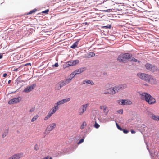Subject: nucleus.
<instances>
[{
	"label": "nucleus",
	"mask_w": 159,
	"mask_h": 159,
	"mask_svg": "<svg viewBox=\"0 0 159 159\" xmlns=\"http://www.w3.org/2000/svg\"><path fill=\"white\" fill-rule=\"evenodd\" d=\"M70 100V98H68L66 99H64L62 100H61L58 102H57V103H55V105L57 106L58 108H59V106L63 104H64V103H65L66 102H67L69 101Z\"/></svg>",
	"instance_id": "obj_7"
},
{
	"label": "nucleus",
	"mask_w": 159,
	"mask_h": 159,
	"mask_svg": "<svg viewBox=\"0 0 159 159\" xmlns=\"http://www.w3.org/2000/svg\"><path fill=\"white\" fill-rule=\"evenodd\" d=\"M71 80L70 79H66L64 80H62L64 83V84L65 85L67 84L68 83H69Z\"/></svg>",
	"instance_id": "obj_22"
},
{
	"label": "nucleus",
	"mask_w": 159,
	"mask_h": 159,
	"mask_svg": "<svg viewBox=\"0 0 159 159\" xmlns=\"http://www.w3.org/2000/svg\"><path fill=\"white\" fill-rule=\"evenodd\" d=\"M130 59H131L130 61H132L136 62L137 61H138L139 62L140 61H138L137 59H136L135 58H134L133 57H132V58L131 57Z\"/></svg>",
	"instance_id": "obj_29"
},
{
	"label": "nucleus",
	"mask_w": 159,
	"mask_h": 159,
	"mask_svg": "<svg viewBox=\"0 0 159 159\" xmlns=\"http://www.w3.org/2000/svg\"><path fill=\"white\" fill-rule=\"evenodd\" d=\"M104 27L106 28H110L111 27V26L110 25H109L108 26H104Z\"/></svg>",
	"instance_id": "obj_41"
},
{
	"label": "nucleus",
	"mask_w": 159,
	"mask_h": 159,
	"mask_svg": "<svg viewBox=\"0 0 159 159\" xmlns=\"http://www.w3.org/2000/svg\"><path fill=\"white\" fill-rule=\"evenodd\" d=\"M148 82L152 84H155L157 82V80L155 78H153L151 75L150 76V78L149 79Z\"/></svg>",
	"instance_id": "obj_15"
},
{
	"label": "nucleus",
	"mask_w": 159,
	"mask_h": 159,
	"mask_svg": "<svg viewBox=\"0 0 159 159\" xmlns=\"http://www.w3.org/2000/svg\"><path fill=\"white\" fill-rule=\"evenodd\" d=\"M8 159H10V158H9Z\"/></svg>",
	"instance_id": "obj_55"
},
{
	"label": "nucleus",
	"mask_w": 159,
	"mask_h": 159,
	"mask_svg": "<svg viewBox=\"0 0 159 159\" xmlns=\"http://www.w3.org/2000/svg\"><path fill=\"white\" fill-rule=\"evenodd\" d=\"M108 89L109 91L110 94H116V92L114 87Z\"/></svg>",
	"instance_id": "obj_19"
},
{
	"label": "nucleus",
	"mask_w": 159,
	"mask_h": 159,
	"mask_svg": "<svg viewBox=\"0 0 159 159\" xmlns=\"http://www.w3.org/2000/svg\"><path fill=\"white\" fill-rule=\"evenodd\" d=\"M152 66V64H150L147 63L145 65V66L146 68V69L147 70H150L151 68V66Z\"/></svg>",
	"instance_id": "obj_20"
},
{
	"label": "nucleus",
	"mask_w": 159,
	"mask_h": 159,
	"mask_svg": "<svg viewBox=\"0 0 159 159\" xmlns=\"http://www.w3.org/2000/svg\"><path fill=\"white\" fill-rule=\"evenodd\" d=\"M94 126L95 128L98 129L100 125L98 124L96 122Z\"/></svg>",
	"instance_id": "obj_35"
},
{
	"label": "nucleus",
	"mask_w": 159,
	"mask_h": 159,
	"mask_svg": "<svg viewBox=\"0 0 159 159\" xmlns=\"http://www.w3.org/2000/svg\"><path fill=\"white\" fill-rule=\"evenodd\" d=\"M78 44V41L75 42L74 44L71 46L70 47L71 48L74 49L76 48Z\"/></svg>",
	"instance_id": "obj_21"
},
{
	"label": "nucleus",
	"mask_w": 159,
	"mask_h": 159,
	"mask_svg": "<svg viewBox=\"0 0 159 159\" xmlns=\"http://www.w3.org/2000/svg\"><path fill=\"white\" fill-rule=\"evenodd\" d=\"M87 106L88 104L82 105L79 111V115H82L86 111Z\"/></svg>",
	"instance_id": "obj_10"
},
{
	"label": "nucleus",
	"mask_w": 159,
	"mask_h": 159,
	"mask_svg": "<svg viewBox=\"0 0 159 159\" xmlns=\"http://www.w3.org/2000/svg\"><path fill=\"white\" fill-rule=\"evenodd\" d=\"M49 11V9H46L44 11H43L42 12V13H45V14H48Z\"/></svg>",
	"instance_id": "obj_34"
},
{
	"label": "nucleus",
	"mask_w": 159,
	"mask_h": 159,
	"mask_svg": "<svg viewBox=\"0 0 159 159\" xmlns=\"http://www.w3.org/2000/svg\"><path fill=\"white\" fill-rule=\"evenodd\" d=\"M59 108L54 105V107L51 109L48 115L44 117V120H47L53 114L55 113L56 111Z\"/></svg>",
	"instance_id": "obj_3"
},
{
	"label": "nucleus",
	"mask_w": 159,
	"mask_h": 159,
	"mask_svg": "<svg viewBox=\"0 0 159 159\" xmlns=\"http://www.w3.org/2000/svg\"><path fill=\"white\" fill-rule=\"evenodd\" d=\"M9 88H7V90H6V91H7V93L8 92H9Z\"/></svg>",
	"instance_id": "obj_48"
},
{
	"label": "nucleus",
	"mask_w": 159,
	"mask_h": 159,
	"mask_svg": "<svg viewBox=\"0 0 159 159\" xmlns=\"http://www.w3.org/2000/svg\"><path fill=\"white\" fill-rule=\"evenodd\" d=\"M95 55V54L93 52H90L89 54V57L94 56Z\"/></svg>",
	"instance_id": "obj_33"
},
{
	"label": "nucleus",
	"mask_w": 159,
	"mask_h": 159,
	"mask_svg": "<svg viewBox=\"0 0 159 159\" xmlns=\"http://www.w3.org/2000/svg\"><path fill=\"white\" fill-rule=\"evenodd\" d=\"M150 71L153 72H156L157 71H159V69H158L157 66L152 65L151 68L150 69Z\"/></svg>",
	"instance_id": "obj_17"
},
{
	"label": "nucleus",
	"mask_w": 159,
	"mask_h": 159,
	"mask_svg": "<svg viewBox=\"0 0 159 159\" xmlns=\"http://www.w3.org/2000/svg\"><path fill=\"white\" fill-rule=\"evenodd\" d=\"M86 70V68L85 67H82L80 69L76 70L75 71L76 74H79L83 72Z\"/></svg>",
	"instance_id": "obj_16"
},
{
	"label": "nucleus",
	"mask_w": 159,
	"mask_h": 159,
	"mask_svg": "<svg viewBox=\"0 0 159 159\" xmlns=\"http://www.w3.org/2000/svg\"><path fill=\"white\" fill-rule=\"evenodd\" d=\"M35 109V107H32L29 110V112L30 113H32L34 111Z\"/></svg>",
	"instance_id": "obj_37"
},
{
	"label": "nucleus",
	"mask_w": 159,
	"mask_h": 159,
	"mask_svg": "<svg viewBox=\"0 0 159 159\" xmlns=\"http://www.w3.org/2000/svg\"><path fill=\"white\" fill-rule=\"evenodd\" d=\"M3 56L1 54H0V59L2 58Z\"/></svg>",
	"instance_id": "obj_47"
},
{
	"label": "nucleus",
	"mask_w": 159,
	"mask_h": 159,
	"mask_svg": "<svg viewBox=\"0 0 159 159\" xmlns=\"http://www.w3.org/2000/svg\"><path fill=\"white\" fill-rule=\"evenodd\" d=\"M122 131H123L124 133L125 134H126L129 132V131L128 130L125 129H122Z\"/></svg>",
	"instance_id": "obj_40"
},
{
	"label": "nucleus",
	"mask_w": 159,
	"mask_h": 159,
	"mask_svg": "<svg viewBox=\"0 0 159 159\" xmlns=\"http://www.w3.org/2000/svg\"><path fill=\"white\" fill-rule=\"evenodd\" d=\"M117 102L120 105H131L132 102L129 100H119L117 101Z\"/></svg>",
	"instance_id": "obj_5"
},
{
	"label": "nucleus",
	"mask_w": 159,
	"mask_h": 159,
	"mask_svg": "<svg viewBox=\"0 0 159 159\" xmlns=\"http://www.w3.org/2000/svg\"><path fill=\"white\" fill-rule=\"evenodd\" d=\"M39 149L38 146L37 144H35L34 146V149L36 151H38Z\"/></svg>",
	"instance_id": "obj_32"
},
{
	"label": "nucleus",
	"mask_w": 159,
	"mask_h": 159,
	"mask_svg": "<svg viewBox=\"0 0 159 159\" xmlns=\"http://www.w3.org/2000/svg\"><path fill=\"white\" fill-rule=\"evenodd\" d=\"M76 75V73H75V71L73 72L70 75V79L71 80Z\"/></svg>",
	"instance_id": "obj_26"
},
{
	"label": "nucleus",
	"mask_w": 159,
	"mask_h": 159,
	"mask_svg": "<svg viewBox=\"0 0 159 159\" xmlns=\"http://www.w3.org/2000/svg\"><path fill=\"white\" fill-rule=\"evenodd\" d=\"M100 109L102 110L103 113L105 115H107L109 111L106 105H104L100 106Z\"/></svg>",
	"instance_id": "obj_8"
},
{
	"label": "nucleus",
	"mask_w": 159,
	"mask_h": 159,
	"mask_svg": "<svg viewBox=\"0 0 159 159\" xmlns=\"http://www.w3.org/2000/svg\"><path fill=\"white\" fill-rule=\"evenodd\" d=\"M61 88V86L59 85L58 83L56 85L55 89L56 90H59Z\"/></svg>",
	"instance_id": "obj_28"
},
{
	"label": "nucleus",
	"mask_w": 159,
	"mask_h": 159,
	"mask_svg": "<svg viewBox=\"0 0 159 159\" xmlns=\"http://www.w3.org/2000/svg\"><path fill=\"white\" fill-rule=\"evenodd\" d=\"M8 84H10V80H9L8 81Z\"/></svg>",
	"instance_id": "obj_52"
},
{
	"label": "nucleus",
	"mask_w": 159,
	"mask_h": 159,
	"mask_svg": "<svg viewBox=\"0 0 159 159\" xmlns=\"http://www.w3.org/2000/svg\"><path fill=\"white\" fill-rule=\"evenodd\" d=\"M84 137H83V138L82 139H81L79 141V142L77 143V144H80L81 143H82L83 142H84Z\"/></svg>",
	"instance_id": "obj_31"
},
{
	"label": "nucleus",
	"mask_w": 159,
	"mask_h": 159,
	"mask_svg": "<svg viewBox=\"0 0 159 159\" xmlns=\"http://www.w3.org/2000/svg\"><path fill=\"white\" fill-rule=\"evenodd\" d=\"M152 118L154 120H158V119H159V116H156L154 115H152Z\"/></svg>",
	"instance_id": "obj_23"
},
{
	"label": "nucleus",
	"mask_w": 159,
	"mask_h": 159,
	"mask_svg": "<svg viewBox=\"0 0 159 159\" xmlns=\"http://www.w3.org/2000/svg\"><path fill=\"white\" fill-rule=\"evenodd\" d=\"M21 98L20 97L13 98L11 100V103L14 104L18 103L21 100Z\"/></svg>",
	"instance_id": "obj_14"
},
{
	"label": "nucleus",
	"mask_w": 159,
	"mask_h": 159,
	"mask_svg": "<svg viewBox=\"0 0 159 159\" xmlns=\"http://www.w3.org/2000/svg\"><path fill=\"white\" fill-rule=\"evenodd\" d=\"M109 10V11H112V9H109L108 10Z\"/></svg>",
	"instance_id": "obj_49"
},
{
	"label": "nucleus",
	"mask_w": 159,
	"mask_h": 159,
	"mask_svg": "<svg viewBox=\"0 0 159 159\" xmlns=\"http://www.w3.org/2000/svg\"><path fill=\"white\" fill-rule=\"evenodd\" d=\"M117 112L120 114H122L123 113V110L122 109L119 110L117 111Z\"/></svg>",
	"instance_id": "obj_39"
},
{
	"label": "nucleus",
	"mask_w": 159,
	"mask_h": 159,
	"mask_svg": "<svg viewBox=\"0 0 159 159\" xmlns=\"http://www.w3.org/2000/svg\"><path fill=\"white\" fill-rule=\"evenodd\" d=\"M132 57L131 54L126 53L119 55L117 58V60L120 62L125 63L127 62Z\"/></svg>",
	"instance_id": "obj_2"
},
{
	"label": "nucleus",
	"mask_w": 159,
	"mask_h": 159,
	"mask_svg": "<svg viewBox=\"0 0 159 159\" xmlns=\"http://www.w3.org/2000/svg\"><path fill=\"white\" fill-rule=\"evenodd\" d=\"M137 76L140 79L148 82L149 79H150L151 76L149 75L141 73H138Z\"/></svg>",
	"instance_id": "obj_4"
},
{
	"label": "nucleus",
	"mask_w": 159,
	"mask_h": 159,
	"mask_svg": "<svg viewBox=\"0 0 159 159\" xmlns=\"http://www.w3.org/2000/svg\"><path fill=\"white\" fill-rule=\"evenodd\" d=\"M10 101H8V103L10 104Z\"/></svg>",
	"instance_id": "obj_51"
},
{
	"label": "nucleus",
	"mask_w": 159,
	"mask_h": 159,
	"mask_svg": "<svg viewBox=\"0 0 159 159\" xmlns=\"http://www.w3.org/2000/svg\"><path fill=\"white\" fill-rule=\"evenodd\" d=\"M58 83L59 84L60 86H61V88L65 85L64 84L62 80L59 82Z\"/></svg>",
	"instance_id": "obj_30"
},
{
	"label": "nucleus",
	"mask_w": 159,
	"mask_h": 159,
	"mask_svg": "<svg viewBox=\"0 0 159 159\" xmlns=\"http://www.w3.org/2000/svg\"><path fill=\"white\" fill-rule=\"evenodd\" d=\"M116 126H117V128L119 130H122V129L120 126L118 125V124L117 123H116Z\"/></svg>",
	"instance_id": "obj_36"
},
{
	"label": "nucleus",
	"mask_w": 159,
	"mask_h": 159,
	"mask_svg": "<svg viewBox=\"0 0 159 159\" xmlns=\"http://www.w3.org/2000/svg\"><path fill=\"white\" fill-rule=\"evenodd\" d=\"M23 154L21 153H17L14 154L11 157V159H19L23 157Z\"/></svg>",
	"instance_id": "obj_13"
},
{
	"label": "nucleus",
	"mask_w": 159,
	"mask_h": 159,
	"mask_svg": "<svg viewBox=\"0 0 159 159\" xmlns=\"http://www.w3.org/2000/svg\"><path fill=\"white\" fill-rule=\"evenodd\" d=\"M27 65H30L31 66V64L30 63H27L26 64H25V66H27Z\"/></svg>",
	"instance_id": "obj_44"
},
{
	"label": "nucleus",
	"mask_w": 159,
	"mask_h": 159,
	"mask_svg": "<svg viewBox=\"0 0 159 159\" xmlns=\"http://www.w3.org/2000/svg\"><path fill=\"white\" fill-rule=\"evenodd\" d=\"M85 83L90 84L92 85L94 84V83L92 81L88 79H86L83 81V84H84Z\"/></svg>",
	"instance_id": "obj_18"
},
{
	"label": "nucleus",
	"mask_w": 159,
	"mask_h": 159,
	"mask_svg": "<svg viewBox=\"0 0 159 159\" xmlns=\"http://www.w3.org/2000/svg\"><path fill=\"white\" fill-rule=\"evenodd\" d=\"M141 98L145 100L149 104H153L156 102L155 99L149 94L145 92H140Z\"/></svg>",
	"instance_id": "obj_1"
},
{
	"label": "nucleus",
	"mask_w": 159,
	"mask_h": 159,
	"mask_svg": "<svg viewBox=\"0 0 159 159\" xmlns=\"http://www.w3.org/2000/svg\"><path fill=\"white\" fill-rule=\"evenodd\" d=\"M59 66V65L58 63H56L55 64L53 65V66H55L56 67H58Z\"/></svg>",
	"instance_id": "obj_42"
},
{
	"label": "nucleus",
	"mask_w": 159,
	"mask_h": 159,
	"mask_svg": "<svg viewBox=\"0 0 159 159\" xmlns=\"http://www.w3.org/2000/svg\"><path fill=\"white\" fill-rule=\"evenodd\" d=\"M37 11V9H34L33 10L30 11L27 14V15H29L30 14H32L33 13Z\"/></svg>",
	"instance_id": "obj_27"
},
{
	"label": "nucleus",
	"mask_w": 159,
	"mask_h": 159,
	"mask_svg": "<svg viewBox=\"0 0 159 159\" xmlns=\"http://www.w3.org/2000/svg\"><path fill=\"white\" fill-rule=\"evenodd\" d=\"M127 87V85L126 84H123L121 85H119L114 87L116 93L118 92L121 90L123 89L126 88Z\"/></svg>",
	"instance_id": "obj_6"
},
{
	"label": "nucleus",
	"mask_w": 159,
	"mask_h": 159,
	"mask_svg": "<svg viewBox=\"0 0 159 159\" xmlns=\"http://www.w3.org/2000/svg\"><path fill=\"white\" fill-rule=\"evenodd\" d=\"M7 76V74L6 73H4L3 75V77H6Z\"/></svg>",
	"instance_id": "obj_45"
},
{
	"label": "nucleus",
	"mask_w": 159,
	"mask_h": 159,
	"mask_svg": "<svg viewBox=\"0 0 159 159\" xmlns=\"http://www.w3.org/2000/svg\"><path fill=\"white\" fill-rule=\"evenodd\" d=\"M87 123L85 121H84L82 125H81L80 126V129H82L84 128L86 126Z\"/></svg>",
	"instance_id": "obj_24"
},
{
	"label": "nucleus",
	"mask_w": 159,
	"mask_h": 159,
	"mask_svg": "<svg viewBox=\"0 0 159 159\" xmlns=\"http://www.w3.org/2000/svg\"><path fill=\"white\" fill-rule=\"evenodd\" d=\"M104 93L105 94H110L109 91L108 89H107L106 90L104 91Z\"/></svg>",
	"instance_id": "obj_38"
},
{
	"label": "nucleus",
	"mask_w": 159,
	"mask_h": 159,
	"mask_svg": "<svg viewBox=\"0 0 159 159\" xmlns=\"http://www.w3.org/2000/svg\"><path fill=\"white\" fill-rule=\"evenodd\" d=\"M49 156H47V157H44V158H43L42 159H49Z\"/></svg>",
	"instance_id": "obj_43"
},
{
	"label": "nucleus",
	"mask_w": 159,
	"mask_h": 159,
	"mask_svg": "<svg viewBox=\"0 0 159 159\" xmlns=\"http://www.w3.org/2000/svg\"><path fill=\"white\" fill-rule=\"evenodd\" d=\"M131 132L132 134H134L135 133V131L133 130H131Z\"/></svg>",
	"instance_id": "obj_46"
},
{
	"label": "nucleus",
	"mask_w": 159,
	"mask_h": 159,
	"mask_svg": "<svg viewBox=\"0 0 159 159\" xmlns=\"http://www.w3.org/2000/svg\"><path fill=\"white\" fill-rule=\"evenodd\" d=\"M5 136H6V135H5L4 136V134H3L2 135V137H5Z\"/></svg>",
	"instance_id": "obj_53"
},
{
	"label": "nucleus",
	"mask_w": 159,
	"mask_h": 159,
	"mask_svg": "<svg viewBox=\"0 0 159 159\" xmlns=\"http://www.w3.org/2000/svg\"><path fill=\"white\" fill-rule=\"evenodd\" d=\"M39 116L37 115L34 116L32 119L31 121L32 122H33L35 121L38 118Z\"/></svg>",
	"instance_id": "obj_25"
},
{
	"label": "nucleus",
	"mask_w": 159,
	"mask_h": 159,
	"mask_svg": "<svg viewBox=\"0 0 159 159\" xmlns=\"http://www.w3.org/2000/svg\"><path fill=\"white\" fill-rule=\"evenodd\" d=\"M49 159H52V158L50 157H49Z\"/></svg>",
	"instance_id": "obj_50"
},
{
	"label": "nucleus",
	"mask_w": 159,
	"mask_h": 159,
	"mask_svg": "<svg viewBox=\"0 0 159 159\" xmlns=\"http://www.w3.org/2000/svg\"><path fill=\"white\" fill-rule=\"evenodd\" d=\"M79 61L78 60H75L74 61H70L66 63V67H68L71 66H74L75 65L77 64L78 63Z\"/></svg>",
	"instance_id": "obj_12"
},
{
	"label": "nucleus",
	"mask_w": 159,
	"mask_h": 159,
	"mask_svg": "<svg viewBox=\"0 0 159 159\" xmlns=\"http://www.w3.org/2000/svg\"><path fill=\"white\" fill-rule=\"evenodd\" d=\"M56 124L55 123H53L49 125L47 127L45 131L47 130L48 131V133H49L56 127Z\"/></svg>",
	"instance_id": "obj_9"
},
{
	"label": "nucleus",
	"mask_w": 159,
	"mask_h": 159,
	"mask_svg": "<svg viewBox=\"0 0 159 159\" xmlns=\"http://www.w3.org/2000/svg\"><path fill=\"white\" fill-rule=\"evenodd\" d=\"M36 86V85L33 84L30 86L27 87L23 90V92L28 93L32 91Z\"/></svg>",
	"instance_id": "obj_11"
},
{
	"label": "nucleus",
	"mask_w": 159,
	"mask_h": 159,
	"mask_svg": "<svg viewBox=\"0 0 159 159\" xmlns=\"http://www.w3.org/2000/svg\"><path fill=\"white\" fill-rule=\"evenodd\" d=\"M17 70V69H16V70H14L16 71V70Z\"/></svg>",
	"instance_id": "obj_54"
}]
</instances>
